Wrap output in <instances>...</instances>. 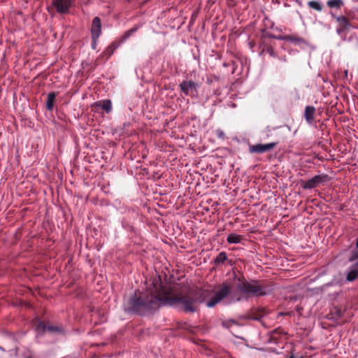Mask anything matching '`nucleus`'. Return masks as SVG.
<instances>
[{
  "label": "nucleus",
  "instance_id": "nucleus-7",
  "mask_svg": "<svg viewBox=\"0 0 358 358\" xmlns=\"http://www.w3.org/2000/svg\"><path fill=\"white\" fill-rule=\"evenodd\" d=\"M36 329L38 333H44L46 331L50 333H61L62 331V328L59 327L51 324L50 323L45 324L41 321L36 322Z\"/></svg>",
  "mask_w": 358,
  "mask_h": 358
},
{
  "label": "nucleus",
  "instance_id": "nucleus-3",
  "mask_svg": "<svg viewBox=\"0 0 358 358\" xmlns=\"http://www.w3.org/2000/svg\"><path fill=\"white\" fill-rule=\"evenodd\" d=\"M348 261L354 263L346 275V280L352 282L358 278V238H357L356 246L352 250Z\"/></svg>",
  "mask_w": 358,
  "mask_h": 358
},
{
  "label": "nucleus",
  "instance_id": "nucleus-5",
  "mask_svg": "<svg viewBox=\"0 0 358 358\" xmlns=\"http://www.w3.org/2000/svg\"><path fill=\"white\" fill-rule=\"evenodd\" d=\"M74 0H52V5L55 8L59 14L69 13Z\"/></svg>",
  "mask_w": 358,
  "mask_h": 358
},
{
  "label": "nucleus",
  "instance_id": "nucleus-9",
  "mask_svg": "<svg viewBox=\"0 0 358 358\" xmlns=\"http://www.w3.org/2000/svg\"><path fill=\"white\" fill-rule=\"evenodd\" d=\"M198 84L192 80H184L180 84V90L185 95H192L194 92H196Z\"/></svg>",
  "mask_w": 358,
  "mask_h": 358
},
{
  "label": "nucleus",
  "instance_id": "nucleus-6",
  "mask_svg": "<svg viewBox=\"0 0 358 358\" xmlns=\"http://www.w3.org/2000/svg\"><path fill=\"white\" fill-rule=\"evenodd\" d=\"M101 33V22L99 17H95L92 20L91 27V34L93 41L92 46L95 48L96 40L99 38Z\"/></svg>",
  "mask_w": 358,
  "mask_h": 358
},
{
  "label": "nucleus",
  "instance_id": "nucleus-18",
  "mask_svg": "<svg viewBox=\"0 0 358 358\" xmlns=\"http://www.w3.org/2000/svg\"><path fill=\"white\" fill-rule=\"evenodd\" d=\"M222 324L224 327L229 329V328L231 327L233 325L238 324V323L236 321H235L234 320H227L223 321Z\"/></svg>",
  "mask_w": 358,
  "mask_h": 358
},
{
  "label": "nucleus",
  "instance_id": "nucleus-2",
  "mask_svg": "<svg viewBox=\"0 0 358 358\" xmlns=\"http://www.w3.org/2000/svg\"><path fill=\"white\" fill-rule=\"evenodd\" d=\"M238 289L247 296H262L269 294L273 291L272 285L268 282L254 280L243 281L237 285Z\"/></svg>",
  "mask_w": 358,
  "mask_h": 358
},
{
  "label": "nucleus",
  "instance_id": "nucleus-8",
  "mask_svg": "<svg viewBox=\"0 0 358 358\" xmlns=\"http://www.w3.org/2000/svg\"><path fill=\"white\" fill-rule=\"evenodd\" d=\"M330 14L332 17L336 19V22L338 24V26L336 29V33L338 35H341L344 31L349 29L350 23L347 17L343 15L336 16L332 12H331Z\"/></svg>",
  "mask_w": 358,
  "mask_h": 358
},
{
  "label": "nucleus",
  "instance_id": "nucleus-1",
  "mask_svg": "<svg viewBox=\"0 0 358 358\" xmlns=\"http://www.w3.org/2000/svg\"><path fill=\"white\" fill-rule=\"evenodd\" d=\"M231 292L229 283H223L213 292L210 289H197L187 294L172 295L155 279L148 285L145 292H136L128 301V310L138 314L155 310L163 305H179L185 311L193 313L197 310V303L206 301L208 308H213Z\"/></svg>",
  "mask_w": 358,
  "mask_h": 358
},
{
  "label": "nucleus",
  "instance_id": "nucleus-20",
  "mask_svg": "<svg viewBox=\"0 0 358 358\" xmlns=\"http://www.w3.org/2000/svg\"><path fill=\"white\" fill-rule=\"evenodd\" d=\"M215 134H216V136L219 138H221V139L225 138V134H224V131H222V129H217L215 131Z\"/></svg>",
  "mask_w": 358,
  "mask_h": 358
},
{
  "label": "nucleus",
  "instance_id": "nucleus-12",
  "mask_svg": "<svg viewBox=\"0 0 358 358\" xmlns=\"http://www.w3.org/2000/svg\"><path fill=\"white\" fill-rule=\"evenodd\" d=\"M96 106L109 113L112 111V103L109 99L101 100L96 103Z\"/></svg>",
  "mask_w": 358,
  "mask_h": 358
},
{
  "label": "nucleus",
  "instance_id": "nucleus-17",
  "mask_svg": "<svg viewBox=\"0 0 358 358\" xmlns=\"http://www.w3.org/2000/svg\"><path fill=\"white\" fill-rule=\"evenodd\" d=\"M308 6L312 8V9H314L317 11H322V4L319 2V1H310L308 2Z\"/></svg>",
  "mask_w": 358,
  "mask_h": 358
},
{
  "label": "nucleus",
  "instance_id": "nucleus-19",
  "mask_svg": "<svg viewBox=\"0 0 358 358\" xmlns=\"http://www.w3.org/2000/svg\"><path fill=\"white\" fill-rule=\"evenodd\" d=\"M137 27H134L127 31L125 32V34L123 36V41L127 39L129 37H130L134 32L136 31Z\"/></svg>",
  "mask_w": 358,
  "mask_h": 358
},
{
  "label": "nucleus",
  "instance_id": "nucleus-4",
  "mask_svg": "<svg viewBox=\"0 0 358 358\" xmlns=\"http://www.w3.org/2000/svg\"><path fill=\"white\" fill-rule=\"evenodd\" d=\"M329 178L326 174L317 175L308 181H301L300 185L303 189H313L321 183L329 180Z\"/></svg>",
  "mask_w": 358,
  "mask_h": 358
},
{
  "label": "nucleus",
  "instance_id": "nucleus-10",
  "mask_svg": "<svg viewBox=\"0 0 358 358\" xmlns=\"http://www.w3.org/2000/svg\"><path fill=\"white\" fill-rule=\"evenodd\" d=\"M278 143H270L267 144H256L250 146L251 153H264L273 149Z\"/></svg>",
  "mask_w": 358,
  "mask_h": 358
},
{
  "label": "nucleus",
  "instance_id": "nucleus-15",
  "mask_svg": "<svg viewBox=\"0 0 358 358\" xmlns=\"http://www.w3.org/2000/svg\"><path fill=\"white\" fill-rule=\"evenodd\" d=\"M344 5L343 0H329L327 6L331 8H341Z\"/></svg>",
  "mask_w": 358,
  "mask_h": 358
},
{
  "label": "nucleus",
  "instance_id": "nucleus-14",
  "mask_svg": "<svg viewBox=\"0 0 358 358\" xmlns=\"http://www.w3.org/2000/svg\"><path fill=\"white\" fill-rule=\"evenodd\" d=\"M242 240L243 236L236 234H230L227 238V242L231 244L239 243Z\"/></svg>",
  "mask_w": 358,
  "mask_h": 358
},
{
  "label": "nucleus",
  "instance_id": "nucleus-23",
  "mask_svg": "<svg viewBox=\"0 0 358 358\" xmlns=\"http://www.w3.org/2000/svg\"><path fill=\"white\" fill-rule=\"evenodd\" d=\"M343 76L345 78H348V70H345L344 72H343Z\"/></svg>",
  "mask_w": 358,
  "mask_h": 358
},
{
  "label": "nucleus",
  "instance_id": "nucleus-11",
  "mask_svg": "<svg viewBox=\"0 0 358 358\" xmlns=\"http://www.w3.org/2000/svg\"><path fill=\"white\" fill-rule=\"evenodd\" d=\"M315 112V107L311 106H308L306 107L304 117L308 123L311 124L313 122Z\"/></svg>",
  "mask_w": 358,
  "mask_h": 358
},
{
  "label": "nucleus",
  "instance_id": "nucleus-24",
  "mask_svg": "<svg viewBox=\"0 0 358 358\" xmlns=\"http://www.w3.org/2000/svg\"><path fill=\"white\" fill-rule=\"evenodd\" d=\"M289 358H294V355H291Z\"/></svg>",
  "mask_w": 358,
  "mask_h": 358
},
{
  "label": "nucleus",
  "instance_id": "nucleus-25",
  "mask_svg": "<svg viewBox=\"0 0 358 358\" xmlns=\"http://www.w3.org/2000/svg\"><path fill=\"white\" fill-rule=\"evenodd\" d=\"M301 358H303V357H301Z\"/></svg>",
  "mask_w": 358,
  "mask_h": 358
},
{
  "label": "nucleus",
  "instance_id": "nucleus-21",
  "mask_svg": "<svg viewBox=\"0 0 358 358\" xmlns=\"http://www.w3.org/2000/svg\"><path fill=\"white\" fill-rule=\"evenodd\" d=\"M334 310L336 314V320L342 317L343 313L340 308L335 307Z\"/></svg>",
  "mask_w": 358,
  "mask_h": 358
},
{
  "label": "nucleus",
  "instance_id": "nucleus-13",
  "mask_svg": "<svg viewBox=\"0 0 358 358\" xmlns=\"http://www.w3.org/2000/svg\"><path fill=\"white\" fill-rule=\"evenodd\" d=\"M56 96H57V93L55 92L48 94L47 101H46V108L48 110H52L53 109V106H54V103H55Z\"/></svg>",
  "mask_w": 358,
  "mask_h": 358
},
{
  "label": "nucleus",
  "instance_id": "nucleus-16",
  "mask_svg": "<svg viewBox=\"0 0 358 358\" xmlns=\"http://www.w3.org/2000/svg\"><path fill=\"white\" fill-rule=\"evenodd\" d=\"M227 259V256L225 252H220L217 256L214 259V263L216 265H220L223 264Z\"/></svg>",
  "mask_w": 358,
  "mask_h": 358
},
{
  "label": "nucleus",
  "instance_id": "nucleus-22",
  "mask_svg": "<svg viewBox=\"0 0 358 358\" xmlns=\"http://www.w3.org/2000/svg\"><path fill=\"white\" fill-rule=\"evenodd\" d=\"M284 38L287 41H301V38L296 37V36H286Z\"/></svg>",
  "mask_w": 358,
  "mask_h": 358
}]
</instances>
